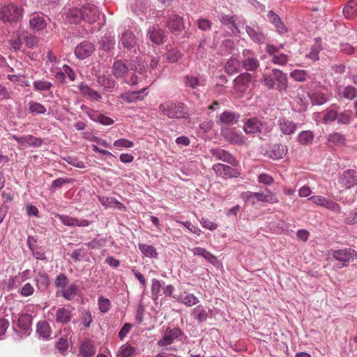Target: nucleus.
Returning a JSON list of instances; mask_svg holds the SVG:
<instances>
[{"mask_svg":"<svg viewBox=\"0 0 357 357\" xmlns=\"http://www.w3.org/2000/svg\"><path fill=\"white\" fill-rule=\"evenodd\" d=\"M167 26L172 31H179L183 27V18L177 15L169 17L167 21Z\"/></svg>","mask_w":357,"mask_h":357,"instance_id":"bb28decb","label":"nucleus"},{"mask_svg":"<svg viewBox=\"0 0 357 357\" xmlns=\"http://www.w3.org/2000/svg\"><path fill=\"white\" fill-rule=\"evenodd\" d=\"M177 301L189 307L195 305L199 303L197 297H196L193 294L188 293L185 291L179 292Z\"/></svg>","mask_w":357,"mask_h":357,"instance_id":"4be33fe9","label":"nucleus"},{"mask_svg":"<svg viewBox=\"0 0 357 357\" xmlns=\"http://www.w3.org/2000/svg\"><path fill=\"white\" fill-rule=\"evenodd\" d=\"M31 321L32 318L30 314L26 313L22 314L18 319V326L23 330H26L31 325Z\"/></svg>","mask_w":357,"mask_h":357,"instance_id":"49530a36","label":"nucleus"},{"mask_svg":"<svg viewBox=\"0 0 357 357\" xmlns=\"http://www.w3.org/2000/svg\"><path fill=\"white\" fill-rule=\"evenodd\" d=\"M335 213H340L341 206L335 202L326 197L323 204L321 206Z\"/></svg>","mask_w":357,"mask_h":357,"instance_id":"37998d69","label":"nucleus"},{"mask_svg":"<svg viewBox=\"0 0 357 357\" xmlns=\"http://www.w3.org/2000/svg\"><path fill=\"white\" fill-rule=\"evenodd\" d=\"M338 96L349 100H353L357 96V89L352 86H338L337 89Z\"/></svg>","mask_w":357,"mask_h":357,"instance_id":"5701e85b","label":"nucleus"},{"mask_svg":"<svg viewBox=\"0 0 357 357\" xmlns=\"http://www.w3.org/2000/svg\"><path fill=\"white\" fill-rule=\"evenodd\" d=\"M24 41L27 47L33 48L38 45V38L32 34H27L24 36Z\"/></svg>","mask_w":357,"mask_h":357,"instance_id":"052dcab7","label":"nucleus"},{"mask_svg":"<svg viewBox=\"0 0 357 357\" xmlns=\"http://www.w3.org/2000/svg\"><path fill=\"white\" fill-rule=\"evenodd\" d=\"M241 65L247 71H255L259 67L260 63L253 51L244 50L242 52Z\"/></svg>","mask_w":357,"mask_h":357,"instance_id":"39448f33","label":"nucleus"},{"mask_svg":"<svg viewBox=\"0 0 357 357\" xmlns=\"http://www.w3.org/2000/svg\"><path fill=\"white\" fill-rule=\"evenodd\" d=\"M241 66H242L241 61L231 57L225 65V70L228 74L233 75L239 71Z\"/></svg>","mask_w":357,"mask_h":357,"instance_id":"c9c22d12","label":"nucleus"},{"mask_svg":"<svg viewBox=\"0 0 357 357\" xmlns=\"http://www.w3.org/2000/svg\"><path fill=\"white\" fill-rule=\"evenodd\" d=\"M182 331L178 328H167L164 333L162 338L157 342L160 347H167L172 344L175 340L178 339L182 335Z\"/></svg>","mask_w":357,"mask_h":357,"instance_id":"423d86ee","label":"nucleus"},{"mask_svg":"<svg viewBox=\"0 0 357 357\" xmlns=\"http://www.w3.org/2000/svg\"><path fill=\"white\" fill-rule=\"evenodd\" d=\"M96 353V347L90 341H86L81 344L79 354L82 357H91Z\"/></svg>","mask_w":357,"mask_h":357,"instance_id":"7c9ffc66","label":"nucleus"},{"mask_svg":"<svg viewBox=\"0 0 357 357\" xmlns=\"http://www.w3.org/2000/svg\"><path fill=\"white\" fill-rule=\"evenodd\" d=\"M289 59V56L287 54L280 53L276 56H274V57L271 59V61L273 63L276 65L284 66L287 63Z\"/></svg>","mask_w":357,"mask_h":357,"instance_id":"864d4df0","label":"nucleus"},{"mask_svg":"<svg viewBox=\"0 0 357 357\" xmlns=\"http://www.w3.org/2000/svg\"><path fill=\"white\" fill-rule=\"evenodd\" d=\"M266 123L257 117L247 119L243 126V130L246 134H255L261 132Z\"/></svg>","mask_w":357,"mask_h":357,"instance_id":"1a4fd4ad","label":"nucleus"},{"mask_svg":"<svg viewBox=\"0 0 357 357\" xmlns=\"http://www.w3.org/2000/svg\"><path fill=\"white\" fill-rule=\"evenodd\" d=\"M298 123L287 119L285 117H280L277 121L280 132L285 135H290L297 130Z\"/></svg>","mask_w":357,"mask_h":357,"instance_id":"9d476101","label":"nucleus"},{"mask_svg":"<svg viewBox=\"0 0 357 357\" xmlns=\"http://www.w3.org/2000/svg\"><path fill=\"white\" fill-rule=\"evenodd\" d=\"M181 56V52L176 48L169 50L166 54V58L170 63L177 62Z\"/></svg>","mask_w":357,"mask_h":357,"instance_id":"09e8293b","label":"nucleus"},{"mask_svg":"<svg viewBox=\"0 0 357 357\" xmlns=\"http://www.w3.org/2000/svg\"><path fill=\"white\" fill-rule=\"evenodd\" d=\"M328 140L333 144H342L344 143V137L340 133L333 132L328 136Z\"/></svg>","mask_w":357,"mask_h":357,"instance_id":"680f3d73","label":"nucleus"},{"mask_svg":"<svg viewBox=\"0 0 357 357\" xmlns=\"http://www.w3.org/2000/svg\"><path fill=\"white\" fill-rule=\"evenodd\" d=\"M335 213H340L341 206L335 202L326 197L323 204L321 206Z\"/></svg>","mask_w":357,"mask_h":357,"instance_id":"c03bdc74","label":"nucleus"},{"mask_svg":"<svg viewBox=\"0 0 357 357\" xmlns=\"http://www.w3.org/2000/svg\"><path fill=\"white\" fill-rule=\"evenodd\" d=\"M341 179L342 183L347 188H351V187L357 185V172L352 169H348L344 172Z\"/></svg>","mask_w":357,"mask_h":357,"instance_id":"6ab92c4d","label":"nucleus"},{"mask_svg":"<svg viewBox=\"0 0 357 357\" xmlns=\"http://www.w3.org/2000/svg\"><path fill=\"white\" fill-rule=\"evenodd\" d=\"M290 77L296 82H304L306 80L307 73L304 70H294L290 73Z\"/></svg>","mask_w":357,"mask_h":357,"instance_id":"3c124183","label":"nucleus"},{"mask_svg":"<svg viewBox=\"0 0 357 357\" xmlns=\"http://www.w3.org/2000/svg\"><path fill=\"white\" fill-rule=\"evenodd\" d=\"M193 313L196 314V319L199 322L206 321L208 317L206 310L201 305H198L197 307L194 308Z\"/></svg>","mask_w":357,"mask_h":357,"instance_id":"4d7b16f0","label":"nucleus"},{"mask_svg":"<svg viewBox=\"0 0 357 357\" xmlns=\"http://www.w3.org/2000/svg\"><path fill=\"white\" fill-rule=\"evenodd\" d=\"M314 138V135L311 130H303L301 131L298 137V142L303 146H307L312 143Z\"/></svg>","mask_w":357,"mask_h":357,"instance_id":"72a5a7b5","label":"nucleus"},{"mask_svg":"<svg viewBox=\"0 0 357 357\" xmlns=\"http://www.w3.org/2000/svg\"><path fill=\"white\" fill-rule=\"evenodd\" d=\"M20 294L24 297L29 296L34 293V288L30 283H26L19 291Z\"/></svg>","mask_w":357,"mask_h":357,"instance_id":"69168bd1","label":"nucleus"},{"mask_svg":"<svg viewBox=\"0 0 357 357\" xmlns=\"http://www.w3.org/2000/svg\"><path fill=\"white\" fill-rule=\"evenodd\" d=\"M225 138L231 144H243L245 142V137L242 133L232 130H222Z\"/></svg>","mask_w":357,"mask_h":357,"instance_id":"aec40b11","label":"nucleus"},{"mask_svg":"<svg viewBox=\"0 0 357 357\" xmlns=\"http://www.w3.org/2000/svg\"><path fill=\"white\" fill-rule=\"evenodd\" d=\"M46 25L45 20L39 15H33L29 20V26L35 31L43 30Z\"/></svg>","mask_w":357,"mask_h":357,"instance_id":"a878e982","label":"nucleus"},{"mask_svg":"<svg viewBox=\"0 0 357 357\" xmlns=\"http://www.w3.org/2000/svg\"><path fill=\"white\" fill-rule=\"evenodd\" d=\"M352 119V113L351 111H344L341 113L337 112V123L341 124L350 123Z\"/></svg>","mask_w":357,"mask_h":357,"instance_id":"603ef678","label":"nucleus"},{"mask_svg":"<svg viewBox=\"0 0 357 357\" xmlns=\"http://www.w3.org/2000/svg\"><path fill=\"white\" fill-rule=\"evenodd\" d=\"M251 80L252 76L250 73H241L234 81V90L238 93H244Z\"/></svg>","mask_w":357,"mask_h":357,"instance_id":"ddd939ff","label":"nucleus"},{"mask_svg":"<svg viewBox=\"0 0 357 357\" xmlns=\"http://www.w3.org/2000/svg\"><path fill=\"white\" fill-rule=\"evenodd\" d=\"M258 181L260 183L269 185L274 182V179L271 175L262 173L259 175Z\"/></svg>","mask_w":357,"mask_h":357,"instance_id":"774afa93","label":"nucleus"},{"mask_svg":"<svg viewBox=\"0 0 357 357\" xmlns=\"http://www.w3.org/2000/svg\"><path fill=\"white\" fill-rule=\"evenodd\" d=\"M114 146L117 148H132L134 146V143L132 141H130L127 139L121 138L119 139L116 140L114 142Z\"/></svg>","mask_w":357,"mask_h":357,"instance_id":"13d9d810","label":"nucleus"},{"mask_svg":"<svg viewBox=\"0 0 357 357\" xmlns=\"http://www.w3.org/2000/svg\"><path fill=\"white\" fill-rule=\"evenodd\" d=\"M212 23L207 19L201 18L197 20V26L202 31H208L211 29Z\"/></svg>","mask_w":357,"mask_h":357,"instance_id":"338daca9","label":"nucleus"},{"mask_svg":"<svg viewBox=\"0 0 357 357\" xmlns=\"http://www.w3.org/2000/svg\"><path fill=\"white\" fill-rule=\"evenodd\" d=\"M29 111L31 113L36 114H44L46 113L47 109L45 107L38 102L31 101L29 103Z\"/></svg>","mask_w":357,"mask_h":357,"instance_id":"a18cd8bd","label":"nucleus"},{"mask_svg":"<svg viewBox=\"0 0 357 357\" xmlns=\"http://www.w3.org/2000/svg\"><path fill=\"white\" fill-rule=\"evenodd\" d=\"M245 30L253 42L258 44H262L265 42L266 36L258 26H247Z\"/></svg>","mask_w":357,"mask_h":357,"instance_id":"f3484780","label":"nucleus"},{"mask_svg":"<svg viewBox=\"0 0 357 357\" xmlns=\"http://www.w3.org/2000/svg\"><path fill=\"white\" fill-rule=\"evenodd\" d=\"M192 252L195 255H199L203 257L207 261L213 265H215L218 261L216 257L208 252L204 248L196 247L192 250Z\"/></svg>","mask_w":357,"mask_h":357,"instance_id":"cd10ccee","label":"nucleus"},{"mask_svg":"<svg viewBox=\"0 0 357 357\" xmlns=\"http://www.w3.org/2000/svg\"><path fill=\"white\" fill-rule=\"evenodd\" d=\"M129 67L122 60L115 61L112 67V74L117 79L123 77L129 70Z\"/></svg>","mask_w":357,"mask_h":357,"instance_id":"a211bd4d","label":"nucleus"},{"mask_svg":"<svg viewBox=\"0 0 357 357\" xmlns=\"http://www.w3.org/2000/svg\"><path fill=\"white\" fill-rule=\"evenodd\" d=\"M239 114L236 113L225 111L220 115L218 122L223 130L224 128H227V127L231 126L236 123L239 119Z\"/></svg>","mask_w":357,"mask_h":357,"instance_id":"f8f14e48","label":"nucleus"},{"mask_svg":"<svg viewBox=\"0 0 357 357\" xmlns=\"http://www.w3.org/2000/svg\"><path fill=\"white\" fill-rule=\"evenodd\" d=\"M68 282V279L63 273L59 274L55 280V286L56 287L64 288Z\"/></svg>","mask_w":357,"mask_h":357,"instance_id":"0e129e2a","label":"nucleus"},{"mask_svg":"<svg viewBox=\"0 0 357 357\" xmlns=\"http://www.w3.org/2000/svg\"><path fill=\"white\" fill-rule=\"evenodd\" d=\"M210 153L215 160H222L231 165H234L236 162V160L233 155L228 151L223 149H212L210 150Z\"/></svg>","mask_w":357,"mask_h":357,"instance_id":"dca6fc26","label":"nucleus"},{"mask_svg":"<svg viewBox=\"0 0 357 357\" xmlns=\"http://www.w3.org/2000/svg\"><path fill=\"white\" fill-rule=\"evenodd\" d=\"M78 287L75 284H71L66 289H63L61 291L62 296L68 300L72 301L76 296L77 293Z\"/></svg>","mask_w":357,"mask_h":357,"instance_id":"ea45409f","label":"nucleus"},{"mask_svg":"<svg viewBox=\"0 0 357 357\" xmlns=\"http://www.w3.org/2000/svg\"><path fill=\"white\" fill-rule=\"evenodd\" d=\"M146 89V88H144L140 91L126 93L122 96V98L127 102H132L137 100H142L144 99V96H141V93Z\"/></svg>","mask_w":357,"mask_h":357,"instance_id":"58836bf2","label":"nucleus"},{"mask_svg":"<svg viewBox=\"0 0 357 357\" xmlns=\"http://www.w3.org/2000/svg\"><path fill=\"white\" fill-rule=\"evenodd\" d=\"M99 84L107 89H113L116 86V82L109 75H101L97 79Z\"/></svg>","mask_w":357,"mask_h":357,"instance_id":"e433bc0d","label":"nucleus"},{"mask_svg":"<svg viewBox=\"0 0 357 357\" xmlns=\"http://www.w3.org/2000/svg\"><path fill=\"white\" fill-rule=\"evenodd\" d=\"M160 111L169 119H185L190 116L188 106L178 101H167L160 105Z\"/></svg>","mask_w":357,"mask_h":357,"instance_id":"f257e3e1","label":"nucleus"},{"mask_svg":"<svg viewBox=\"0 0 357 357\" xmlns=\"http://www.w3.org/2000/svg\"><path fill=\"white\" fill-rule=\"evenodd\" d=\"M263 82L268 89H275L280 92L286 91L288 87L287 75L278 68L273 69L270 75L264 74Z\"/></svg>","mask_w":357,"mask_h":357,"instance_id":"f03ea898","label":"nucleus"},{"mask_svg":"<svg viewBox=\"0 0 357 357\" xmlns=\"http://www.w3.org/2000/svg\"><path fill=\"white\" fill-rule=\"evenodd\" d=\"M149 39L156 45L162 44L166 37L162 29L155 26L149 32Z\"/></svg>","mask_w":357,"mask_h":357,"instance_id":"393cba45","label":"nucleus"},{"mask_svg":"<svg viewBox=\"0 0 357 357\" xmlns=\"http://www.w3.org/2000/svg\"><path fill=\"white\" fill-rule=\"evenodd\" d=\"M24 36V33L17 32L15 34L14 38L10 40V43L11 47L15 50H20L22 45V36Z\"/></svg>","mask_w":357,"mask_h":357,"instance_id":"6e6d98bb","label":"nucleus"},{"mask_svg":"<svg viewBox=\"0 0 357 357\" xmlns=\"http://www.w3.org/2000/svg\"><path fill=\"white\" fill-rule=\"evenodd\" d=\"M136 43L134 34L130 31H126L122 33L121 45L127 49L132 48Z\"/></svg>","mask_w":357,"mask_h":357,"instance_id":"c756f323","label":"nucleus"},{"mask_svg":"<svg viewBox=\"0 0 357 357\" xmlns=\"http://www.w3.org/2000/svg\"><path fill=\"white\" fill-rule=\"evenodd\" d=\"M138 247L141 252L146 257H157L158 253L154 246L145 243H139Z\"/></svg>","mask_w":357,"mask_h":357,"instance_id":"4c0bfd02","label":"nucleus"},{"mask_svg":"<svg viewBox=\"0 0 357 357\" xmlns=\"http://www.w3.org/2000/svg\"><path fill=\"white\" fill-rule=\"evenodd\" d=\"M82 13V8H73L69 9L67 14V18L70 22L77 24L83 20Z\"/></svg>","mask_w":357,"mask_h":357,"instance_id":"2f4dec72","label":"nucleus"},{"mask_svg":"<svg viewBox=\"0 0 357 357\" xmlns=\"http://www.w3.org/2000/svg\"><path fill=\"white\" fill-rule=\"evenodd\" d=\"M115 45V40L114 38L109 36L105 37L101 42V46L102 50L107 51L114 48Z\"/></svg>","mask_w":357,"mask_h":357,"instance_id":"e2e57ef3","label":"nucleus"},{"mask_svg":"<svg viewBox=\"0 0 357 357\" xmlns=\"http://www.w3.org/2000/svg\"><path fill=\"white\" fill-rule=\"evenodd\" d=\"M241 197L247 204L252 206L259 202H268L270 204L278 202V199L273 196L272 192L270 190H267V194L247 191L241 194Z\"/></svg>","mask_w":357,"mask_h":357,"instance_id":"20e7f679","label":"nucleus"},{"mask_svg":"<svg viewBox=\"0 0 357 357\" xmlns=\"http://www.w3.org/2000/svg\"><path fill=\"white\" fill-rule=\"evenodd\" d=\"M98 305L100 311L103 314L107 313L112 307L111 301L102 296L98 297Z\"/></svg>","mask_w":357,"mask_h":357,"instance_id":"79ce46f5","label":"nucleus"},{"mask_svg":"<svg viewBox=\"0 0 357 357\" xmlns=\"http://www.w3.org/2000/svg\"><path fill=\"white\" fill-rule=\"evenodd\" d=\"M332 252L333 256L336 260L343 262V266H347L350 259H357V252L351 248H344Z\"/></svg>","mask_w":357,"mask_h":357,"instance_id":"6e6552de","label":"nucleus"},{"mask_svg":"<svg viewBox=\"0 0 357 357\" xmlns=\"http://www.w3.org/2000/svg\"><path fill=\"white\" fill-rule=\"evenodd\" d=\"M83 20L88 23H94L99 19L100 12L96 6L88 4L82 8Z\"/></svg>","mask_w":357,"mask_h":357,"instance_id":"4468645a","label":"nucleus"},{"mask_svg":"<svg viewBox=\"0 0 357 357\" xmlns=\"http://www.w3.org/2000/svg\"><path fill=\"white\" fill-rule=\"evenodd\" d=\"M56 217L58 218L63 225L67 226H76L77 224V219L73 217L60 214H57Z\"/></svg>","mask_w":357,"mask_h":357,"instance_id":"5fc2aeb1","label":"nucleus"},{"mask_svg":"<svg viewBox=\"0 0 357 357\" xmlns=\"http://www.w3.org/2000/svg\"><path fill=\"white\" fill-rule=\"evenodd\" d=\"M37 333L40 337L43 339H48L50 337L52 330L50 324L46 321H40L37 325Z\"/></svg>","mask_w":357,"mask_h":357,"instance_id":"f704fd0d","label":"nucleus"},{"mask_svg":"<svg viewBox=\"0 0 357 357\" xmlns=\"http://www.w3.org/2000/svg\"><path fill=\"white\" fill-rule=\"evenodd\" d=\"M23 8L10 3L0 8V20L10 24L17 23L23 15Z\"/></svg>","mask_w":357,"mask_h":357,"instance_id":"7ed1b4c3","label":"nucleus"},{"mask_svg":"<svg viewBox=\"0 0 357 357\" xmlns=\"http://www.w3.org/2000/svg\"><path fill=\"white\" fill-rule=\"evenodd\" d=\"M311 99L317 105H322L327 102L328 97L326 94L321 92H316L313 93L311 96Z\"/></svg>","mask_w":357,"mask_h":357,"instance_id":"bf43d9fd","label":"nucleus"},{"mask_svg":"<svg viewBox=\"0 0 357 357\" xmlns=\"http://www.w3.org/2000/svg\"><path fill=\"white\" fill-rule=\"evenodd\" d=\"M343 13L347 19H353L357 15V3L354 0L347 2L343 8Z\"/></svg>","mask_w":357,"mask_h":357,"instance_id":"473e14b6","label":"nucleus"},{"mask_svg":"<svg viewBox=\"0 0 357 357\" xmlns=\"http://www.w3.org/2000/svg\"><path fill=\"white\" fill-rule=\"evenodd\" d=\"M23 145L40 146L42 144V140L33 135H26L22 137Z\"/></svg>","mask_w":357,"mask_h":357,"instance_id":"8fccbe9b","label":"nucleus"},{"mask_svg":"<svg viewBox=\"0 0 357 357\" xmlns=\"http://www.w3.org/2000/svg\"><path fill=\"white\" fill-rule=\"evenodd\" d=\"M79 88L81 93L91 100L99 101L102 98L101 95L98 91L91 89L84 83H81Z\"/></svg>","mask_w":357,"mask_h":357,"instance_id":"412c9836","label":"nucleus"},{"mask_svg":"<svg viewBox=\"0 0 357 357\" xmlns=\"http://www.w3.org/2000/svg\"><path fill=\"white\" fill-rule=\"evenodd\" d=\"M339 107L332 105L324 112L322 122L325 124L334 121L337 118Z\"/></svg>","mask_w":357,"mask_h":357,"instance_id":"c85d7f7f","label":"nucleus"},{"mask_svg":"<svg viewBox=\"0 0 357 357\" xmlns=\"http://www.w3.org/2000/svg\"><path fill=\"white\" fill-rule=\"evenodd\" d=\"M212 169L218 176L223 178H236L240 175L236 169L221 163L213 165Z\"/></svg>","mask_w":357,"mask_h":357,"instance_id":"0eeeda50","label":"nucleus"},{"mask_svg":"<svg viewBox=\"0 0 357 357\" xmlns=\"http://www.w3.org/2000/svg\"><path fill=\"white\" fill-rule=\"evenodd\" d=\"M55 310V314L54 318L55 321L57 323L61 324H66L69 323L73 317V311L70 309H68L64 307H57L54 308Z\"/></svg>","mask_w":357,"mask_h":357,"instance_id":"2eb2a0df","label":"nucleus"},{"mask_svg":"<svg viewBox=\"0 0 357 357\" xmlns=\"http://www.w3.org/2000/svg\"><path fill=\"white\" fill-rule=\"evenodd\" d=\"M288 149L287 146L281 144H274L270 151V157L274 160L284 158L287 153Z\"/></svg>","mask_w":357,"mask_h":357,"instance_id":"b1692460","label":"nucleus"},{"mask_svg":"<svg viewBox=\"0 0 357 357\" xmlns=\"http://www.w3.org/2000/svg\"><path fill=\"white\" fill-rule=\"evenodd\" d=\"M33 86L36 91H49L53 86V84L50 82L42 79L33 82Z\"/></svg>","mask_w":357,"mask_h":357,"instance_id":"a19ab883","label":"nucleus"},{"mask_svg":"<svg viewBox=\"0 0 357 357\" xmlns=\"http://www.w3.org/2000/svg\"><path fill=\"white\" fill-rule=\"evenodd\" d=\"M94 45L89 41H84L77 45L75 49V54L79 59H84L94 52Z\"/></svg>","mask_w":357,"mask_h":357,"instance_id":"9b49d317","label":"nucleus"},{"mask_svg":"<svg viewBox=\"0 0 357 357\" xmlns=\"http://www.w3.org/2000/svg\"><path fill=\"white\" fill-rule=\"evenodd\" d=\"M134 352L135 348L130 344H126L120 347L116 357H130Z\"/></svg>","mask_w":357,"mask_h":357,"instance_id":"de8ad7c7","label":"nucleus"}]
</instances>
